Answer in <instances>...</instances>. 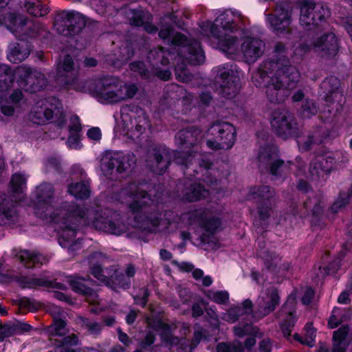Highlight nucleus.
<instances>
[{"label":"nucleus","mask_w":352,"mask_h":352,"mask_svg":"<svg viewBox=\"0 0 352 352\" xmlns=\"http://www.w3.org/2000/svg\"><path fill=\"white\" fill-rule=\"evenodd\" d=\"M285 64H288L286 59H283V62L275 63L273 61H263L260 67L256 71L252 73V82L256 87H261L263 85L265 79L270 77L276 72L278 69H283Z\"/></svg>","instance_id":"obj_29"},{"label":"nucleus","mask_w":352,"mask_h":352,"mask_svg":"<svg viewBox=\"0 0 352 352\" xmlns=\"http://www.w3.org/2000/svg\"><path fill=\"white\" fill-rule=\"evenodd\" d=\"M280 303V296L276 288L272 287L267 289L266 296L259 299L256 309L253 312V317L263 318L274 311Z\"/></svg>","instance_id":"obj_27"},{"label":"nucleus","mask_w":352,"mask_h":352,"mask_svg":"<svg viewBox=\"0 0 352 352\" xmlns=\"http://www.w3.org/2000/svg\"><path fill=\"white\" fill-rule=\"evenodd\" d=\"M271 125L276 134L283 139L295 136L299 131L294 115L284 109H277L272 112Z\"/></svg>","instance_id":"obj_18"},{"label":"nucleus","mask_w":352,"mask_h":352,"mask_svg":"<svg viewBox=\"0 0 352 352\" xmlns=\"http://www.w3.org/2000/svg\"><path fill=\"white\" fill-rule=\"evenodd\" d=\"M30 118L37 124L51 120L59 128H63L66 124L63 105L56 98H50L42 101L41 104H36L31 111Z\"/></svg>","instance_id":"obj_8"},{"label":"nucleus","mask_w":352,"mask_h":352,"mask_svg":"<svg viewBox=\"0 0 352 352\" xmlns=\"http://www.w3.org/2000/svg\"><path fill=\"white\" fill-rule=\"evenodd\" d=\"M333 342H346L352 341V330L348 325H343L333 332Z\"/></svg>","instance_id":"obj_46"},{"label":"nucleus","mask_w":352,"mask_h":352,"mask_svg":"<svg viewBox=\"0 0 352 352\" xmlns=\"http://www.w3.org/2000/svg\"><path fill=\"white\" fill-rule=\"evenodd\" d=\"M234 335L239 338H242L245 335H250L254 333V327L248 323L239 324L233 328Z\"/></svg>","instance_id":"obj_55"},{"label":"nucleus","mask_w":352,"mask_h":352,"mask_svg":"<svg viewBox=\"0 0 352 352\" xmlns=\"http://www.w3.org/2000/svg\"><path fill=\"white\" fill-rule=\"evenodd\" d=\"M148 325L156 331H161V332L166 329H168V324L163 322L162 320L153 318L152 317L146 318Z\"/></svg>","instance_id":"obj_59"},{"label":"nucleus","mask_w":352,"mask_h":352,"mask_svg":"<svg viewBox=\"0 0 352 352\" xmlns=\"http://www.w3.org/2000/svg\"><path fill=\"white\" fill-rule=\"evenodd\" d=\"M18 256L20 261L28 268L40 267L49 261L47 256L28 250L20 251Z\"/></svg>","instance_id":"obj_36"},{"label":"nucleus","mask_w":352,"mask_h":352,"mask_svg":"<svg viewBox=\"0 0 352 352\" xmlns=\"http://www.w3.org/2000/svg\"><path fill=\"white\" fill-rule=\"evenodd\" d=\"M292 10L287 5H278L275 14H267V19L274 30L278 34H289L291 32Z\"/></svg>","instance_id":"obj_23"},{"label":"nucleus","mask_w":352,"mask_h":352,"mask_svg":"<svg viewBox=\"0 0 352 352\" xmlns=\"http://www.w3.org/2000/svg\"><path fill=\"white\" fill-rule=\"evenodd\" d=\"M300 78V73L295 67L285 64L271 76L265 85V95L271 103L279 104L285 100Z\"/></svg>","instance_id":"obj_4"},{"label":"nucleus","mask_w":352,"mask_h":352,"mask_svg":"<svg viewBox=\"0 0 352 352\" xmlns=\"http://www.w3.org/2000/svg\"><path fill=\"white\" fill-rule=\"evenodd\" d=\"M336 160L331 153L316 155L310 162L309 173L312 180L322 182L331 173Z\"/></svg>","instance_id":"obj_21"},{"label":"nucleus","mask_w":352,"mask_h":352,"mask_svg":"<svg viewBox=\"0 0 352 352\" xmlns=\"http://www.w3.org/2000/svg\"><path fill=\"white\" fill-rule=\"evenodd\" d=\"M311 48L322 57L330 58L334 57L338 52V38L333 33H327L317 38L312 43L300 44L295 50L294 54L302 56Z\"/></svg>","instance_id":"obj_14"},{"label":"nucleus","mask_w":352,"mask_h":352,"mask_svg":"<svg viewBox=\"0 0 352 352\" xmlns=\"http://www.w3.org/2000/svg\"><path fill=\"white\" fill-rule=\"evenodd\" d=\"M138 87L133 84H126L116 78H105L101 80L99 94L109 103L119 102L134 97Z\"/></svg>","instance_id":"obj_10"},{"label":"nucleus","mask_w":352,"mask_h":352,"mask_svg":"<svg viewBox=\"0 0 352 352\" xmlns=\"http://www.w3.org/2000/svg\"><path fill=\"white\" fill-rule=\"evenodd\" d=\"M186 37L181 33L174 34L171 40L173 45L181 47L179 54L190 64H202L205 60V55L200 43L195 40L190 43L186 44Z\"/></svg>","instance_id":"obj_19"},{"label":"nucleus","mask_w":352,"mask_h":352,"mask_svg":"<svg viewBox=\"0 0 352 352\" xmlns=\"http://www.w3.org/2000/svg\"><path fill=\"white\" fill-rule=\"evenodd\" d=\"M17 73L22 80L21 85L26 91H39L47 85L48 80L46 76L40 71L23 66L18 68Z\"/></svg>","instance_id":"obj_22"},{"label":"nucleus","mask_w":352,"mask_h":352,"mask_svg":"<svg viewBox=\"0 0 352 352\" xmlns=\"http://www.w3.org/2000/svg\"><path fill=\"white\" fill-rule=\"evenodd\" d=\"M161 338L162 342L170 345H176L179 343V338L172 334V329L170 325L167 330L165 329L162 331Z\"/></svg>","instance_id":"obj_57"},{"label":"nucleus","mask_w":352,"mask_h":352,"mask_svg":"<svg viewBox=\"0 0 352 352\" xmlns=\"http://www.w3.org/2000/svg\"><path fill=\"white\" fill-rule=\"evenodd\" d=\"M78 323L81 327L87 329L90 334L95 336L99 335L104 327L102 323L90 320L82 316L78 318Z\"/></svg>","instance_id":"obj_44"},{"label":"nucleus","mask_w":352,"mask_h":352,"mask_svg":"<svg viewBox=\"0 0 352 352\" xmlns=\"http://www.w3.org/2000/svg\"><path fill=\"white\" fill-rule=\"evenodd\" d=\"M47 331L51 335L62 336L66 333V322L61 318L54 317V322Z\"/></svg>","instance_id":"obj_48"},{"label":"nucleus","mask_w":352,"mask_h":352,"mask_svg":"<svg viewBox=\"0 0 352 352\" xmlns=\"http://www.w3.org/2000/svg\"><path fill=\"white\" fill-rule=\"evenodd\" d=\"M265 48V43L256 37L246 38L241 46L245 61L248 63L256 61L264 53Z\"/></svg>","instance_id":"obj_28"},{"label":"nucleus","mask_w":352,"mask_h":352,"mask_svg":"<svg viewBox=\"0 0 352 352\" xmlns=\"http://www.w3.org/2000/svg\"><path fill=\"white\" fill-rule=\"evenodd\" d=\"M107 261V258L100 252H94L89 255L88 262L92 275L113 290L129 288L131 280L123 274H118L116 266L102 267Z\"/></svg>","instance_id":"obj_6"},{"label":"nucleus","mask_w":352,"mask_h":352,"mask_svg":"<svg viewBox=\"0 0 352 352\" xmlns=\"http://www.w3.org/2000/svg\"><path fill=\"white\" fill-rule=\"evenodd\" d=\"M258 204V213L259 217L262 220H265L269 218L270 216V212L272 211V208L273 205H270L269 204L264 203H257Z\"/></svg>","instance_id":"obj_60"},{"label":"nucleus","mask_w":352,"mask_h":352,"mask_svg":"<svg viewBox=\"0 0 352 352\" xmlns=\"http://www.w3.org/2000/svg\"><path fill=\"white\" fill-rule=\"evenodd\" d=\"M340 87V80L338 78L331 76L326 78L320 84V90L324 94V99L327 102H331L333 96L336 97Z\"/></svg>","instance_id":"obj_38"},{"label":"nucleus","mask_w":352,"mask_h":352,"mask_svg":"<svg viewBox=\"0 0 352 352\" xmlns=\"http://www.w3.org/2000/svg\"><path fill=\"white\" fill-rule=\"evenodd\" d=\"M26 179L23 175L16 173L12 177L10 181L11 191L14 197L23 194L25 188Z\"/></svg>","instance_id":"obj_45"},{"label":"nucleus","mask_w":352,"mask_h":352,"mask_svg":"<svg viewBox=\"0 0 352 352\" xmlns=\"http://www.w3.org/2000/svg\"><path fill=\"white\" fill-rule=\"evenodd\" d=\"M56 75L58 80L65 85H74L76 82L78 70L69 55L65 56L63 63L58 65Z\"/></svg>","instance_id":"obj_30"},{"label":"nucleus","mask_w":352,"mask_h":352,"mask_svg":"<svg viewBox=\"0 0 352 352\" xmlns=\"http://www.w3.org/2000/svg\"><path fill=\"white\" fill-rule=\"evenodd\" d=\"M201 131L198 129H186L180 130L175 135L177 144L184 148H193L194 150L188 151H175L173 153L174 162L182 166L184 175L188 177L195 176L199 173L197 166L200 170L208 171L212 169L213 164L208 159L199 157L196 159L195 155L198 152L199 138L201 137Z\"/></svg>","instance_id":"obj_3"},{"label":"nucleus","mask_w":352,"mask_h":352,"mask_svg":"<svg viewBox=\"0 0 352 352\" xmlns=\"http://www.w3.org/2000/svg\"><path fill=\"white\" fill-rule=\"evenodd\" d=\"M134 54L133 50L131 45H126L120 48V56L118 58L119 62H126Z\"/></svg>","instance_id":"obj_58"},{"label":"nucleus","mask_w":352,"mask_h":352,"mask_svg":"<svg viewBox=\"0 0 352 352\" xmlns=\"http://www.w3.org/2000/svg\"><path fill=\"white\" fill-rule=\"evenodd\" d=\"M68 192L77 199H87L90 196L89 185L85 182L71 184L68 186Z\"/></svg>","instance_id":"obj_43"},{"label":"nucleus","mask_w":352,"mask_h":352,"mask_svg":"<svg viewBox=\"0 0 352 352\" xmlns=\"http://www.w3.org/2000/svg\"><path fill=\"white\" fill-rule=\"evenodd\" d=\"M253 304L249 299H246L243 302V307H230L225 314H223V319L226 321L234 323L237 321L241 316L252 314Z\"/></svg>","instance_id":"obj_35"},{"label":"nucleus","mask_w":352,"mask_h":352,"mask_svg":"<svg viewBox=\"0 0 352 352\" xmlns=\"http://www.w3.org/2000/svg\"><path fill=\"white\" fill-rule=\"evenodd\" d=\"M170 159V153L168 148L155 147L148 155L146 165L152 172L161 175L167 169Z\"/></svg>","instance_id":"obj_24"},{"label":"nucleus","mask_w":352,"mask_h":352,"mask_svg":"<svg viewBox=\"0 0 352 352\" xmlns=\"http://www.w3.org/2000/svg\"><path fill=\"white\" fill-rule=\"evenodd\" d=\"M209 195L208 190L199 183H185V188L182 190V199L188 202L199 201Z\"/></svg>","instance_id":"obj_33"},{"label":"nucleus","mask_w":352,"mask_h":352,"mask_svg":"<svg viewBox=\"0 0 352 352\" xmlns=\"http://www.w3.org/2000/svg\"><path fill=\"white\" fill-rule=\"evenodd\" d=\"M26 11L34 16H43L48 13V8L44 6L41 0H25L21 3Z\"/></svg>","instance_id":"obj_41"},{"label":"nucleus","mask_w":352,"mask_h":352,"mask_svg":"<svg viewBox=\"0 0 352 352\" xmlns=\"http://www.w3.org/2000/svg\"><path fill=\"white\" fill-rule=\"evenodd\" d=\"M120 196L135 214L133 227L146 230L149 225L156 228L162 223V214L158 212L157 206L150 195L141 190L135 183H131L122 188Z\"/></svg>","instance_id":"obj_2"},{"label":"nucleus","mask_w":352,"mask_h":352,"mask_svg":"<svg viewBox=\"0 0 352 352\" xmlns=\"http://www.w3.org/2000/svg\"><path fill=\"white\" fill-rule=\"evenodd\" d=\"M165 52L163 47H157L153 49L148 53V58L151 60H155L154 64L157 65L158 63L163 65H168L169 63L168 58L165 56Z\"/></svg>","instance_id":"obj_49"},{"label":"nucleus","mask_w":352,"mask_h":352,"mask_svg":"<svg viewBox=\"0 0 352 352\" xmlns=\"http://www.w3.org/2000/svg\"><path fill=\"white\" fill-rule=\"evenodd\" d=\"M352 195V190L348 192H341L337 201H336L331 206V210L333 212H337L338 210L345 206L348 203L349 198Z\"/></svg>","instance_id":"obj_54"},{"label":"nucleus","mask_w":352,"mask_h":352,"mask_svg":"<svg viewBox=\"0 0 352 352\" xmlns=\"http://www.w3.org/2000/svg\"><path fill=\"white\" fill-rule=\"evenodd\" d=\"M325 137V131L322 128L317 129L309 133L305 140L300 143V147L303 151H308L314 148L316 145L322 143Z\"/></svg>","instance_id":"obj_40"},{"label":"nucleus","mask_w":352,"mask_h":352,"mask_svg":"<svg viewBox=\"0 0 352 352\" xmlns=\"http://www.w3.org/2000/svg\"><path fill=\"white\" fill-rule=\"evenodd\" d=\"M121 119L124 125V129L131 131L138 137L150 129L151 123L145 111L140 107H124L121 110Z\"/></svg>","instance_id":"obj_16"},{"label":"nucleus","mask_w":352,"mask_h":352,"mask_svg":"<svg viewBox=\"0 0 352 352\" xmlns=\"http://www.w3.org/2000/svg\"><path fill=\"white\" fill-rule=\"evenodd\" d=\"M257 160L258 167L261 172L269 173L276 177L284 178L290 173L292 162L280 159L277 149L274 146L262 147Z\"/></svg>","instance_id":"obj_9"},{"label":"nucleus","mask_w":352,"mask_h":352,"mask_svg":"<svg viewBox=\"0 0 352 352\" xmlns=\"http://www.w3.org/2000/svg\"><path fill=\"white\" fill-rule=\"evenodd\" d=\"M92 225L96 230L115 235H121L133 227L126 222L125 217L108 208L96 212Z\"/></svg>","instance_id":"obj_11"},{"label":"nucleus","mask_w":352,"mask_h":352,"mask_svg":"<svg viewBox=\"0 0 352 352\" xmlns=\"http://www.w3.org/2000/svg\"><path fill=\"white\" fill-rule=\"evenodd\" d=\"M8 29L21 39L48 37L50 32L37 20L31 19L25 16L9 12L4 18Z\"/></svg>","instance_id":"obj_7"},{"label":"nucleus","mask_w":352,"mask_h":352,"mask_svg":"<svg viewBox=\"0 0 352 352\" xmlns=\"http://www.w3.org/2000/svg\"><path fill=\"white\" fill-rule=\"evenodd\" d=\"M219 94L226 98L234 97L239 91V78L232 71L221 70L217 80Z\"/></svg>","instance_id":"obj_25"},{"label":"nucleus","mask_w":352,"mask_h":352,"mask_svg":"<svg viewBox=\"0 0 352 352\" xmlns=\"http://www.w3.org/2000/svg\"><path fill=\"white\" fill-rule=\"evenodd\" d=\"M86 25L85 16L74 11H62L54 21L56 32L65 36L75 35L80 32Z\"/></svg>","instance_id":"obj_17"},{"label":"nucleus","mask_w":352,"mask_h":352,"mask_svg":"<svg viewBox=\"0 0 352 352\" xmlns=\"http://www.w3.org/2000/svg\"><path fill=\"white\" fill-rule=\"evenodd\" d=\"M82 129L81 124L78 116H72L70 118V124L69 126V133H79Z\"/></svg>","instance_id":"obj_63"},{"label":"nucleus","mask_w":352,"mask_h":352,"mask_svg":"<svg viewBox=\"0 0 352 352\" xmlns=\"http://www.w3.org/2000/svg\"><path fill=\"white\" fill-rule=\"evenodd\" d=\"M13 328L12 323H0V342H2L6 338L14 335Z\"/></svg>","instance_id":"obj_61"},{"label":"nucleus","mask_w":352,"mask_h":352,"mask_svg":"<svg viewBox=\"0 0 352 352\" xmlns=\"http://www.w3.org/2000/svg\"><path fill=\"white\" fill-rule=\"evenodd\" d=\"M15 280L22 288H34L36 287H50L61 290L66 289L65 284L56 281L49 280L44 278L34 276H20L15 278Z\"/></svg>","instance_id":"obj_31"},{"label":"nucleus","mask_w":352,"mask_h":352,"mask_svg":"<svg viewBox=\"0 0 352 352\" xmlns=\"http://www.w3.org/2000/svg\"><path fill=\"white\" fill-rule=\"evenodd\" d=\"M17 212L6 198L3 192H0V225L14 222L17 219Z\"/></svg>","instance_id":"obj_34"},{"label":"nucleus","mask_w":352,"mask_h":352,"mask_svg":"<svg viewBox=\"0 0 352 352\" xmlns=\"http://www.w3.org/2000/svg\"><path fill=\"white\" fill-rule=\"evenodd\" d=\"M275 56L273 58L267 59V61H273L275 63L283 62V59H286L288 61V65L290 67H294L288 58L286 46L282 43H277L274 45Z\"/></svg>","instance_id":"obj_47"},{"label":"nucleus","mask_w":352,"mask_h":352,"mask_svg":"<svg viewBox=\"0 0 352 352\" xmlns=\"http://www.w3.org/2000/svg\"><path fill=\"white\" fill-rule=\"evenodd\" d=\"M14 74L10 67L6 65H0V91L8 90L12 85Z\"/></svg>","instance_id":"obj_42"},{"label":"nucleus","mask_w":352,"mask_h":352,"mask_svg":"<svg viewBox=\"0 0 352 352\" xmlns=\"http://www.w3.org/2000/svg\"><path fill=\"white\" fill-rule=\"evenodd\" d=\"M318 111L317 104L311 100H305L301 107V112L304 117L310 118L316 115Z\"/></svg>","instance_id":"obj_53"},{"label":"nucleus","mask_w":352,"mask_h":352,"mask_svg":"<svg viewBox=\"0 0 352 352\" xmlns=\"http://www.w3.org/2000/svg\"><path fill=\"white\" fill-rule=\"evenodd\" d=\"M54 188L52 184L43 183L36 188V214L41 218H50L60 224L58 243L63 248L74 245L77 228L91 222L93 210L80 207L74 203H65L60 209L54 210Z\"/></svg>","instance_id":"obj_1"},{"label":"nucleus","mask_w":352,"mask_h":352,"mask_svg":"<svg viewBox=\"0 0 352 352\" xmlns=\"http://www.w3.org/2000/svg\"><path fill=\"white\" fill-rule=\"evenodd\" d=\"M209 132L214 140H208L207 146L213 150L230 149L235 142V127L228 122L218 120L210 127Z\"/></svg>","instance_id":"obj_12"},{"label":"nucleus","mask_w":352,"mask_h":352,"mask_svg":"<svg viewBox=\"0 0 352 352\" xmlns=\"http://www.w3.org/2000/svg\"><path fill=\"white\" fill-rule=\"evenodd\" d=\"M130 69L134 72L138 73L141 77L147 78L149 76L148 70L143 62L135 61L130 64Z\"/></svg>","instance_id":"obj_56"},{"label":"nucleus","mask_w":352,"mask_h":352,"mask_svg":"<svg viewBox=\"0 0 352 352\" xmlns=\"http://www.w3.org/2000/svg\"><path fill=\"white\" fill-rule=\"evenodd\" d=\"M190 219L198 223L199 226L205 231L201 236V239L204 243H208V238L217 232L221 225V220L213 216L210 210L208 209L199 208L191 212Z\"/></svg>","instance_id":"obj_20"},{"label":"nucleus","mask_w":352,"mask_h":352,"mask_svg":"<svg viewBox=\"0 0 352 352\" xmlns=\"http://www.w3.org/2000/svg\"><path fill=\"white\" fill-rule=\"evenodd\" d=\"M175 75L182 82H188L191 80L192 76L184 67H175Z\"/></svg>","instance_id":"obj_64"},{"label":"nucleus","mask_w":352,"mask_h":352,"mask_svg":"<svg viewBox=\"0 0 352 352\" xmlns=\"http://www.w3.org/2000/svg\"><path fill=\"white\" fill-rule=\"evenodd\" d=\"M217 352H244L243 346L240 342L232 343L220 342L217 345Z\"/></svg>","instance_id":"obj_50"},{"label":"nucleus","mask_w":352,"mask_h":352,"mask_svg":"<svg viewBox=\"0 0 352 352\" xmlns=\"http://www.w3.org/2000/svg\"><path fill=\"white\" fill-rule=\"evenodd\" d=\"M85 279L82 277H70L68 280L73 291L84 296L90 303L95 304L98 302V295L96 291L85 283Z\"/></svg>","instance_id":"obj_32"},{"label":"nucleus","mask_w":352,"mask_h":352,"mask_svg":"<svg viewBox=\"0 0 352 352\" xmlns=\"http://www.w3.org/2000/svg\"><path fill=\"white\" fill-rule=\"evenodd\" d=\"M205 294L210 300L218 304H224L229 298L228 293L226 291L213 292L208 290Z\"/></svg>","instance_id":"obj_52"},{"label":"nucleus","mask_w":352,"mask_h":352,"mask_svg":"<svg viewBox=\"0 0 352 352\" xmlns=\"http://www.w3.org/2000/svg\"><path fill=\"white\" fill-rule=\"evenodd\" d=\"M150 292L148 289L143 287L140 290L139 295L134 298L135 303L144 307L148 300Z\"/></svg>","instance_id":"obj_62"},{"label":"nucleus","mask_w":352,"mask_h":352,"mask_svg":"<svg viewBox=\"0 0 352 352\" xmlns=\"http://www.w3.org/2000/svg\"><path fill=\"white\" fill-rule=\"evenodd\" d=\"M30 53V49L27 43H14L10 45L8 58L11 63H19L24 60Z\"/></svg>","instance_id":"obj_39"},{"label":"nucleus","mask_w":352,"mask_h":352,"mask_svg":"<svg viewBox=\"0 0 352 352\" xmlns=\"http://www.w3.org/2000/svg\"><path fill=\"white\" fill-rule=\"evenodd\" d=\"M279 314L283 317L280 328L283 336L286 338H289L298 320L295 298L291 296L288 297L286 302L282 305Z\"/></svg>","instance_id":"obj_26"},{"label":"nucleus","mask_w":352,"mask_h":352,"mask_svg":"<svg viewBox=\"0 0 352 352\" xmlns=\"http://www.w3.org/2000/svg\"><path fill=\"white\" fill-rule=\"evenodd\" d=\"M135 162L133 153L106 151L100 160V168L105 175H111L114 170L118 173L127 171Z\"/></svg>","instance_id":"obj_13"},{"label":"nucleus","mask_w":352,"mask_h":352,"mask_svg":"<svg viewBox=\"0 0 352 352\" xmlns=\"http://www.w3.org/2000/svg\"><path fill=\"white\" fill-rule=\"evenodd\" d=\"M252 198L257 203L273 205L276 201L275 191L268 186H261L252 189Z\"/></svg>","instance_id":"obj_37"},{"label":"nucleus","mask_w":352,"mask_h":352,"mask_svg":"<svg viewBox=\"0 0 352 352\" xmlns=\"http://www.w3.org/2000/svg\"><path fill=\"white\" fill-rule=\"evenodd\" d=\"M300 23L308 30H314L330 14L329 10L321 3L304 0L300 3Z\"/></svg>","instance_id":"obj_15"},{"label":"nucleus","mask_w":352,"mask_h":352,"mask_svg":"<svg viewBox=\"0 0 352 352\" xmlns=\"http://www.w3.org/2000/svg\"><path fill=\"white\" fill-rule=\"evenodd\" d=\"M241 16L237 12L226 10L219 15L210 28V32L218 40L221 50L234 54L238 48V39L230 34L239 28Z\"/></svg>","instance_id":"obj_5"},{"label":"nucleus","mask_w":352,"mask_h":352,"mask_svg":"<svg viewBox=\"0 0 352 352\" xmlns=\"http://www.w3.org/2000/svg\"><path fill=\"white\" fill-rule=\"evenodd\" d=\"M347 316H343L341 314V310L339 308H334L332 312V315L330 316L329 320V327L331 329L337 327L344 320H346L350 315L349 311H347Z\"/></svg>","instance_id":"obj_51"}]
</instances>
